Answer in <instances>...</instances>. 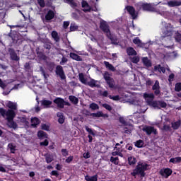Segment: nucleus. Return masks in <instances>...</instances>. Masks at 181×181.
Listing matches in <instances>:
<instances>
[{"instance_id":"nucleus-1","label":"nucleus","mask_w":181,"mask_h":181,"mask_svg":"<svg viewBox=\"0 0 181 181\" xmlns=\"http://www.w3.org/2000/svg\"><path fill=\"white\" fill-rule=\"evenodd\" d=\"M162 32L165 36V40L169 45H165V51L168 52L170 49L171 52H173V40H172V36H173L175 42L181 43V34L179 31H175V28L170 23L166 22H162Z\"/></svg>"},{"instance_id":"nucleus-2","label":"nucleus","mask_w":181,"mask_h":181,"mask_svg":"<svg viewBox=\"0 0 181 181\" xmlns=\"http://www.w3.org/2000/svg\"><path fill=\"white\" fill-rule=\"evenodd\" d=\"M0 114L5 118L6 117V119L8 121V125L10 128H16V123L13 121V118H15V111L8 110L7 111L4 108H0Z\"/></svg>"},{"instance_id":"nucleus-3","label":"nucleus","mask_w":181,"mask_h":181,"mask_svg":"<svg viewBox=\"0 0 181 181\" xmlns=\"http://www.w3.org/2000/svg\"><path fill=\"white\" fill-rule=\"evenodd\" d=\"M151 168V165L146 164L144 162H139L135 170L132 173V176H136V175H140L141 177L145 176V170H148Z\"/></svg>"},{"instance_id":"nucleus-4","label":"nucleus","mask_w":181,"mask_h":181,"mask_svg":"<svg viewBox=\"0 0 181 181\" xmlns=\"http://www.w3.org/2000/svg\"><path fill=\"white\" fill-rule=\"evenodd\" d=\"M144 98H145L148 105L153 107V108H159V101H153V93H144Z\"/></svg>"},{"instance_id":"nucleus-5","label":"nucleus","mask_w":181,"mask_h":181,"mask_svg":"<svg viewBox=\"0 0 181 181\" xmlns=\"http://www.w3.org/2000/svg\"><path fill=\"white\" fill-rule=\"evenodd\" d=\"M100 29L104 31V33L106 34V36L112 40V43L115 45V42H114V35L111 34V31H110V28H108V25L107 24V22L102 21H100Z\"/></svg>"},{"instance_id":"nucleus-6","label":"nucleus","mask_w":181,"mask_h":181,"mask_svg":"<svg viewBox=\"0 0 181 181\" xmlns=\"http://www.w3.org/2000/svg\"><path fill=\"white\" fill-rule=\"evenodd\" d=\"M103 78L107 84L109 86L110 88L115 89V81H114V78L111 77V74H110L108 71H105L103 74Z\"/></svg>"},{"instance_id":"nucleus-7","label":"nucleus","mask_w":181,"mask_h":181,"mask_svg":"<svg viewBox=\"0 0 181 181\" xmlns=\"http://www.w3.org/2000/svg\"><path fill=\"white\" fill-rule=\"evenodd\" d=\"M119 121L122 125H124V132L126 134H131V131L134 129V126L132 124H127V122L125 121V118L120 117L119 118Z\"/></svg>"},{"instance_id":"nucleus-8","label":"nucleus","mask_w":181,"mask_h":181,"mask_svg":"<svg viewBox=\"0 0 181 181\" xmlns=\"http://www.w3.org/2000/svg\"><path fill=\"white\" fill-rule=\"evenodd\" d=\"M154 12L159 13V15H161V16H164V18H168L170 15V13L166 10V8L162 6H160L157 8H155Z\"/></svg>"},{"instance_id":"nucleus-9","label":"nucleus","mask_w":181,"mask_h":181,"mask_svg":"<svg viewBox=\"0 0 181 181\" xmlns=\"http://www.w3.org/2000/svg\"><path fill=\"white\" fill-rule=\"evenodd\" d=\"M158 4H141L140 6H141L143 11H148V12H155V6Z\"/></svg>"},{"instance_id":"nucleus-10","label":"nucleus","mask_w":181,"mask_h":181,"mask_svg":"<svg viewBox=\"0 0 181 181\" xmlns=\"http://www.w3.org/2000/svg\"><path fill=\"white\" fill-rule=\"evenodd\" d=\"M144 132H146L147 135H151V134H153L154 135L158 134V131L153 127L151 126H144L143 127Z\"/></svg>"},{"instance_id":"nucleus-11","label":"nucleus","mask_w":181,"mask_h":181,"mask_svg":"<svg viewBox=\"0 0 181 181\" xmlns=\"http://www.w3.org/2000/svg\"><path fill=\"white\" fill-rule=\"evenodd\" d=\"M172 173L173 171L170 168H163L160 170V174L161 175V176L165 177L166 179H168V177H169V176H170Z\"/></svg>"},{"instance_id":"nucleus-12","label":"nucleus","mask_w":181,"mask_h":181,"mask_svg":"<svg viewBox=\"0 0 181 181\" xmlns=\"http://www.w3.org/2000/svg\"><path fill=\"white\" fill-rule=\"evenodd\" d=\"M126 10L131 15L133 19H136V16H138V13L135 11V8L131 6H128L126 7Z\"/></svg>"},{"instance_id":"nucleus-13","label":"nucleus","mask_w":181,"mask_h":181,"mask_svg":"<svg viewBox=\"0 0 181 181\" xmlns=\"http://www.w3.org/2000/svg\"><path fill=\"white\" fill-rule=\"evenodd\" d=\"M56 73L62 80L66 78V75H64V71H63V66H57L56 69Z\"/></svg>"},{"instance_id":"nucleus-14","label":"nucleus","mask_w":181,"mask_h":181,"mask_svg":"<svg viewBox=\"0 0 181 181\" xmlns=\"http://www.w3.org/2000/svg\"><path fill=\"white\" fill-rule=\"evenodd\" d=\"M85 129H86L87 132L90 134L88 136V138L89 139L88 142L90 143L93 142V136H95V132L91 129V128L88 127V126H85ZM91 135H93V136Z\"/></svg>"},{"instance_id":"nucleus-15","label":"nucleus","mask_w":181,"mask_h":181,"mask_svg":"<svg viewBox=\"0 0 181 181\" xmlns=\"http://www.w3.org/2000/svg\"><path fill=\"white\" fill-rule=\"evenodd\" d=\"M54 104L57 105L59 108L64 107V100L61 98H57L54 100Z\"/></svg>"},{"instance_id":"nucleus-16","label":"nucleus","mask_w":181,"mask_h":181,"mask_svg":"<svg viewBox=\"0 0 181 181\" xmlns=\"http://www.w3.org/2000/svg\"><path fill=\"white\" fill-rule=\"evenodd\" d=\"M86 86H89V87H100V82L98 81H95L94 79H90L88 81Z\"/></svg>"},{"instance_id":"nucleus-17","label":"nucleus","mask_w":181,"mask_h":181,"mask_svg":"<svg viewBox=\"0 0 181 181\" xmlns=\"http://www.w3.org/2000/svg\"><path fill=\"white\" fill-rule=\"evenodd\" d=\"M164 5H168L170 8H173L174 6H180L181 1H170L168 3H165Z\"/></svg>"},{"instance_id":"nucleus-18","label":"nucleus","mask_w":181,"mask_h":181,"mask_svg":"<svg viewBox=\"0 0 181 181\" xmlns=\"http://www.w3.org/2000/svg\"><path fill=\"white\" fill-rule=\"evenodd\" d=\"M6 107H8V108H10L11 111H13V110H16L17 105L15 103H13L11 101H6L5 103Z\"/></svg>"},{"instance_id":"nucleus-19","label":"nucleus","mask_w":181,"mask_h":181,"mask_svg":"<svg viewBox=\"0 0 181 181\" xmlns=\"http://www.w3.org/2000/svg\"><path fill=\"white\" fill-rule=\"evenodd\" d=\"M160 86H159V81H156L154 85L153 86V90H155V94L158 95L160 93Z\"/></svg>"},{"instance_id":"nucleus-20","label":"nucleus","mask_w":181,"mask_h":181,"mask_svg":"<svg viewBox=\"0 0 181 181\" xmlns=\"http://www.w3.org/2000/svg\"><path fill=\"white\" fill-rule=\"evenodd\" d=\"M82 8L84 12H90V11H91V7L90 6V5H88V3H87V1H82Z\"/></svg>"},{"instance_id":"nucleus-21","label":"nucleus","mask_w":181,"mask_h":181,"mask_svg":"<svg viewBox=\"0 0 181 181\" xmlns=\"http://www.w3.org/2000/svg\"><path fill=\"white\" fill-rule=\"evenodd\" d=\"M70 57L71 59H73V60H76V62H81V60H83V59H81V57L73 52L70 53Z\"/></svg>"},{"instance_id":"nucleus-22","label":"nucleus","mask_w":181,"mask_h":181,"mask_svg":"<svg viewBox=\"0 0 181 181\" xmlns=\"http://www.w3.org/2000/svg\"><path fill=\"white\" fill-rule=\"evenodd\" d=\"M40 124V120L37 117H33L31 119V125L32 127H36Z\"/></svg>"},{"instance_id":"nucleus-23","label":"nucleus","mask_w":181,"mask_h":181,"mask_svg":"<svg viewBox=\"0 0 181 181\" xmlns=\"http://www.w3.org/2000/svg\"><path fill=\"white\" fill-rule=\"evenodd\" d=\"M177 54L175 52H166L165 54H164V59H169V57H171V58L176 57Z\"/></svg>"},{"instance_id":"nucleus-24","label":"nucleus","mask_w":181,"mask_h":181,"mask_svg":"<svg viewBox=\"0 0 181 181\" xmlns=\"http://www.w3.org/2000/svg\"><path fill=\"white\" fill-rule=\"evenodd\" d=\"M57 117H58V122L59 124H64V116L63 115V113L62 112H57Z\"/></svg>"},{"instance_id":"nucleus-25","label":"nucleus","mask_w":181,"mask_h":181,"mask_svg":"<svg viewBox=\"0 0 181 181\" xmlns=\"http://www.w3.org/2000/svg\"><path fill=\"white\" fill-rule=\"evenodd\" d=\"M54 18V12L53 11H49L47 13L45 18L47 21H52Z\"/></svg>"},{"instance_id":"nucleus-26","label":"nucleus","mask_w":181,"mask_h":181,"mask_svg":"<svg viewBox=\"0 0 181 181\" xmlns=\"http://www.w3.org/2000/svg\"><path fill=\"white\" fill-rule=\"evenodd\" d=\"M41 103L42 105H43L45 108H49V107L52 104V102L48 100H43Z\"/></svg>"},{"instance_id":"nucleus-27","label":"nucleus","mask_w":181,"mask_h":181,"mask_svg":"<svg viewBox=\"0 0 181 181\" xmlns=\"http://www.w3.org/2000/svg\"><path fill=\"white\" fill-rule=\"evenodd\" d=\"M142 62L146 67H151L152 66V63L148 59V57H143Z\"/></svg>"},{"instance_id":"nucleus-28","label":"nucleus","mask_w":181,"mask_h":181,"mask_svg":"<svg viewBox=\"0 0 181 181\" xmlns=\"http://www.w3.org/2000/svg\"><path fill=\"white\" fill-rule=\"evenodd\" d=\"M154 71H159V73H165L166 70L165 69V67L161 66L158 64L154 67Z\"/></svg>"},{"instance_id":"nucleus-29","label":"nucleus","mask_w":181,"mask_h":181,"mask_svg":"<svg viewBox=\"0 0 181 181\" xmlns=\"http://www.w3.org/2000/svg\"><path fill=\"white\" fill-rule=\"evenodd\" d=\"M104 64L105 67L108 69V70H110L111 71H115V67H114L112 64H110V62L105 61Z\"/></svg>"},{"instance_id":"nucleus-30","label":"nucleus","mask_w":181,"mask_h":181,"mask_svg":"<svg viewBox=\"0 0 181 181\" xmlns=\"http://www.w3.org/2000/svg\"><path fill=\"white\" fill-rule=\"evenodd\" d=\"M133 43H134V45H136L139 47H142V46H144V44L142 43V41H141L139 37L134 38L133 40Z\"/></svg>"},{"instance_id":"nucleus-31","label":"nucleus","mask_w":181,"mask_h":181,"mask_svg":"<svg viewBox=\"0 0 181 181\" xmlns=\"http://www.w3.org/2000/svg\"><path fill=\"white\" fill-rule=\"evenodd\" d=\"M98 179V175H93V176L86 175L85 177V180L86 181H97Z\"/></svg>"},{"instance_id":"nucleus-32","label":"nucleus","mask_w":181,"mask_h":181,"mask_svg":"<svg viewBox=\"0 0 181 181\" xmlns=\"http://www.w3.org/2000/svg\"><path fill=\"white\" fill-rule=\"evenodd\" d=\"M10 56L12 60H16V61L19 60V57H18L16 53H15L14 50H10Z\"/></svg>"},{"instance_id":"nucleus-33","label":"nucleus","mask_w":181,"mask_h":181,"mask_svg":"<svg viewBox=\"0 0 181 181\" xmlns=\"http://www.w3.org/2000/svg\"><path fill=\"white\" fill-rule=\"evenodd\" d=\"M127 52L129 56H136V51H135V49H134L132 47L127 48Z\"/></svg>"},{"instance_id":"nucleus-34","label":"nucleus","mask_w":181,"mask_h":181,"mask_svg":"<svg viewBox=\"0 0 181 181\" xmlns=\"http://www.w3.org/2000/svg\"><path fill=\"white\" fill-rule=\"evenodd\" d=\"M79 80L83 84H85L86 86H87V83L88 81H87V78L84 77V74H79Z\"/></svg>"},{"instance_id":"nucleus-35","label":"nucleus","mask_w":181,"mask_h":181,"mask_svg":"<svg viewBox=\"0 0 181 181\" xmlns=\"http://www.w3.org/2000/svg\"><path fill=\"white\" fill-rule=\"evenodd\" d=\"M79 80L83 84H85L86 86H87V83L88 81H87V78L84 77V74H79Z\"/></svg>"},{"instance_id":"nucleus-36","label":"nucleus","mask_w":181,"mask_h":181,"mask_svg":"<svg viewBox=\"0 0 181 181\" xmlns=\"http://www.w3.org/2000/svg\"><path fill=\"white\" fill-rule=\"evenodd\" d=\"M37 136L40 139H43V138H47V134H46L45 132L40 130L37 133Z\"/></svg>"},{"instance_id":"nucleus-37","label":"nucleus","mask_w":181,"mask_h":181,"mask_svg":"<svg viewBox=\"0 0 181 181\" xmlns=\"http://www.w3.org/2000/svg\"><path fill=\"white\" fill-rule=\"evenodd\" d=\"M53 159H54V157H53V155L52 154H47L45 156V160L47 163H50L51 162H53Z\"/></svg>"},{"instance_id":"nucleus-38","label":"nucleus","mask_w":181,"mask_h":181,"mask_svg":"<svg viewBox=\"0 0 181 181\" xmlns=\"http://www.w3.org/2000/svg\"><path fill=\"white\" fill-rule=\"evenodd\" d=\"M20 122H22L23 125L28 126L29 122L28 121V119L25 117H18Z\"/></svg>"},{"instance_id":"nucleus-39","label":"nucleus","mask_w":181,"mask_h":181,"mask_svg":"<svg viewBox=\"0 0 181 181\" xmlns=\"http://www.w3.org/2000/svg\"><path fill=\"white\" fill-rule=\"evenodd\" d=\"M129 165H135L136 163V158L134 156L128 157Z\"/></svg>"},{"instance_id":"nucleus-40","label":"nucleus","mask_w":181,"mask_h":181,"mask_svg":"<svg viewBox=\"0 0 181 181\" xmlns=\"http://www.w3.org/2000/svg\"><path fill=\"white\" fill-rule=\"evenodd\" d=\"M52 37H53L54 40H55V42H59V40H60V37H59V34L56 31H52Z\"/></svg>"},{"instance_id":"nucleus-41","label":"nucleus","mask_w":181,"mask_h":181,"mask_svg":"<svg viewBox=\"0 0 181 181\" xmlns=\"http://www.w3.org/2000/svg\"><path fill=\"white\" fill-rule=\"evenodd\" d=\"M171 163H180L181 162V157H175L173 158L170 160Z\"/></svg>"},{"instance_id":"nucleus-42","label":"nucleus","mask_w":181,"mask_h":181,"mask_svg":"<svg viewBox=\"0 0 181 181\" xmlns=\"http://www.w3.org/2000/svg\"><path fill=\"white\" fill-rule=\"evenodd\" d=\"M69 101H71L73 104H78V98H76V96L70 95Z\"/></svg>"},{"instance_id":"nucleus-43","label":"nucleus","mask_w":181,"mask_h":181,"mask_svg":"<svg viewBox=\"0 0 181 181\" xmlns=\"http://www.w3.org/2000/svg\"><path fill=\"white\" fill-rule=\"evenodd\" d=\"M93 117H97L98 118H100V117H108V115H103V112H98L96 113L92 114Z\"/></svg>"},{"instance_id":"nucleus-44","label":"nucleus","mask_w":181,"mask_h":181,"mask_svg":"<svg viewBox=\"0 0 181 181\" xmlns=\"http://www.w3.org/2000/svg\"><path fill=\"white\" fill-rule=\"evenodd\" d=\"M41 128L44 131H49V129H50V124L49 123L42 124H41Z\"/></svg>"},{"instance_id":"nucleus-45","label":"nucleus","mask_w":181,"mask_h":181,"mask_svg":"<svg viewBox=\"0 0 181 181\" xmlns=\"http://www.w3.org/2000/svg\"><path fill=\"white\" fill-rule=\"evenodd\" d=\"M110 162H112V163H114L115 165H118L119 160L118 159V157H111Z\"/></svg>"},{"instance_id":"nucleus-46","label":"nucleus","mask_w":181,"mask_h":181,"mask_svg":"<svg viewBox=\"0 0 181 181\" xmlns=\"http://www.w3.org/2000/svg\"><path fill=\"white\" fill-rule=\"evenodd\" d=\"M135 146H136V148H142V146H144V141L139 140L136 141Z\"/></svg>"},{"instance_id":"nucleus-47","label":"nucleus","mask_w":181,"mask_h":181,"mask_svg":"<svg viewBox=\"0 0 181 181\" xmlns=\"http://www.w3.org/2000/svg\"><path fill=\"white\" fill-rule=\"evenodd\" d=\"M90 110H100V106L97 103H93L90 105Z\"/></svg>"},{"instance_id":"nucleus-48","label":"nucleus","mask_w":181,"mask_h":181,"mask_svg":"<svg viewBox=\"0 0 181 181\" xmlns=\"http://www.w3.org/2000/svg\"><path fill=\"white\" fill-rule=\"evenodd\" d=\"M64 1L71 5L72 8H75V6H77V4L74 3L73 0H64Z\"/></svg>"},{"instance_id":"nucleus-49","label":"nucleus","mask_w":181,"mask_h":181,"mask_svg":"<svg viewBox=\"0 0 181 181\" xmlns=\"http://www.w3.org/2000/svg\"><path fill=\"white\" fill-rule=\"evenodd\" d=\"M77 29H78V26H77L74 23H71V25H70V30H71V32H74V31L77 30Z\"/></svg>"},{"instance_id":"nucleus-50","label":"nucleus","mask_w":181,"mask_h":181,"mask_svg":"<svg viewBox=\"0 0 181 181\" xmlns=\"http://www.w3.org/2000/svg\"><path fill=\"white\" fill-rule=\"evenodd\" d=\"M167 105L166 103L163 101H158V108H166Z\"/></svg>"},{"instance_id":"nucleus-51","label":"nucleus","mask_w":181,"mask_h":181,"mask_svg":"<svg viewBox=\"0 0 181 181\" xmlns=\"http://www.w3.org/2000/svg\"><path fill=\"white\" fill-rule=\"evenodd\" d=\"M172 127L174 129H177V128H179V127H180V121L175 122L173 123Z\"/></svg>"},{"instance_id":"nucleus-52","label":"nucleus","mask_w":181,"mask_h":181,"mask_svg":"<svg viewBox=\"0 0 181 181\" xmlns=\"http://www.w3.org/2000/svg\"><path fill=\"white\" fill-rule=\"evenodd\" d=\"M109 98H110V100H114L115 101H118L119 100H121V97H119V95L112 96L111 95H109Z\"/></svg>"},{"instance_id":"nucleus-53","label":"nucleus","mask_w":181,"mask_h":181,"mask_svg":"<svg viewBox=\"0 0 181 181\" xmlns=\"http://www.w3.org/2000/svg\"><path fill=\"white\" fill-rule=\"evenodd\" d=\"M78 16H80V11L72 13V18H74V19H78Z\"/></svg>"},{"instance_id":"nucleus-54","label":"nucleus","mask_w":181,"mask_h":181,"mask_svg":"<svg viewBox=\"0 0 181 181\" xmlns=\"http://www.w3.org/2000/svg\"><path fill=\"white\" fill-rule=\"evenodd\" d=\"M102 107H103V108H105V110H107V111H111V110H112V107H111V106L108 104H103Z\"/></svg>"},{"instance_id":"nucleus-55","label":"nucleus","mask_w":181,"mask_h":181,"mask_svg":"<svg viewBox=\"0 0 181 181\" xmlns=\"http://www.w3.org/2000/svg\"><path fill=\"white\" fill-rule=\"evenodd\" d=\"M175 91H181V83H177L175 86Z\"/></svg>"},{"instance_id":"nucleus-56","label":"nucleus","mask_w":181,"mask_h":181,"mask_svg":"<svg viewBox=\"0 0 181 181\" xmlns=\"http://www.w3.org/2000/svg\"><path fill=\"white\" fill-rule=\"evenodd\" d=\"M132 63H139V57H134L132 59Z\"/></svg>"},{"instance_id":"nucleus-57","label":"nucleus","mask_w":181,"mask_h":181,"mask_svg":"<svg viewBox=\"0 0 181 181\" xmlns=\"http://www.w3.org/2000/svg\"><path fill=\"white\" fill-rule=\"evenodd\" d=\"M67 62H68L67 58L63 57L62 59V61L60 62V64H62V66H63V65L66 64V63H67Z\"/></svg>"},{"instance_id":"nucleus-58","label":"nucleus","mask_w":181,"mask_h":181,"mask_svg":"<svg viewBox=\"0 0 181 181\" xmlns=\"http://www.w3.org/2000/svg\"><path fill=\"white\" fill-rule=\"evenodd\" d=\"M73 159H74V157L73 156H71L66 159L65 162L66 163H70V162H71Z\"/></svg>"},{"instance_id":"nucleus-59","label":"nucleus","mask_w":181,"mask_h":181,"mask_svg":"<svg viewBox=\"0 0 181 181\" xmlns=\"http://www.w3.org/2000/svg\"><path fill=\"white\" fill-rule=\"evenodd\" d=\"M40 71H41L42 76H44V78L46 79L48 77V75H47L45 73V70H43V68L42 67H40Z\"/></svg>"},{"instance_id":"nucleus-60","label":"nucleus","mask_w":181,"mask_h":181,"mask_svg":"<svg viewBox=\"0 0 181 181\" xmlns=\"http://www.w3.org/2000/svg\"><path fill=\"white\" fill-rule=\"evenodd\" d=\"M41 146H47L49 145V141L47 139H45V141H42L40 143Z\"/></svg>"},{"instance_id":"nucleus-61","label":"nucleus","mask_w":181,"mask_h":181,"mask_svg":"<svg viewBox=\"0 0 181 181\" xmlns=\"http://www.w3.org/2000/svg\"><path fill=\"white\" fill-rule=\"evenodd\" d=\"M8 148L11 149V153H13V151H15V146H13V144H8Z\"/></svg>"},{"instance_id":"nucleus-62","label":"nucleus","mask_w":181,"mask_h":181,"mask_svg":"<svg viewBox=\"0 0 181 181\" xmlns=\"http://www.w3.org/2000/svg\"><path fill=\"white\" fill-rule=\"evenodd\" d=\"M62 153L63 156H67V155H69V151H67V149L64 148L62 150Z\"/></svg>"},{"instance_id":"nucleus-63","label":"nucleus","mask_w":181,"mask_h":181,"mask_svg":"<svg viewBox=\"0 0 181 181\" xmlns=\"http://www.w3.org/2000/svg\"><path fill=\"white\" fill-rule=\"evenodd\" d=\"M83 156L85 159H88L90 158V155L89 152H86V153H83Z\"/></svg>"},{"instance_id":"nucleus-64","label":"nucleus","mask_w":181,"mask_h":181,"mask_svg":"<svg viewBox=\"0 0 181 181\" xmlns=\"http://www.w3.org/2000/svg\"><path fill=\"white\" fill-rule=\"evenodd\" d=\"M37 2L40 5V6H42L43 8L45 6V1L44 0H37Z\"/></svg>"}]
</instances>
